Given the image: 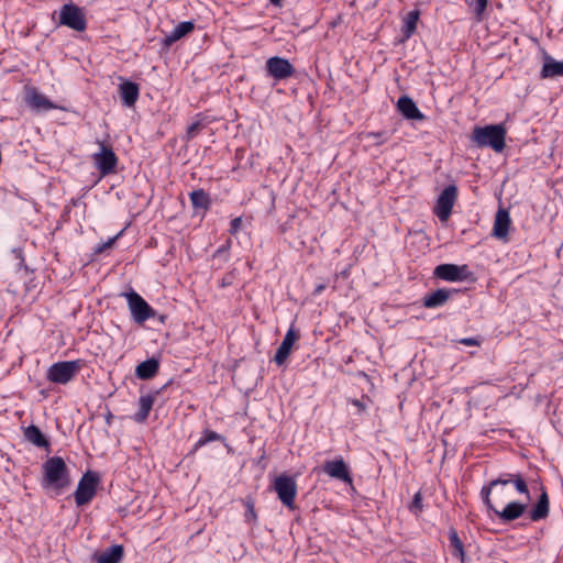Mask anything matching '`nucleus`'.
<instances>
[{
	"label": "nucleus",
	"mask_w": 563,
	"mask_h": 563,
	"mask_svg": "<svg viewBox=\"0 0 563 563\" xmlns=\"http://www.w3.org/2000/svg\"><path fill=\"white\" fill-rule=\"evenodd\" d=\"M506 134L507 131L503 124L476 125L471 134V142L478 148L490 147L496 153H500L506 146Z\"/></svg>",
	"instance_id": "7ed1b4c3"
},
{
	"label": "nucleus",
	"mask_w": 563,
	"mask_h": 563,
	"mask_svg": "<svg viewBox=\"0 0 563 563\" xmlns=\"http://www.w3.org/2000/svg\"><path fill=\"white\" fill-rule=\"evenodd\" d=\"M231 240L228 239L224 244L219 246L216 252L213 253V260H220L223 263H227L230 258V247H231Z\"/></svg>",
	"instance_id": "c756f323"
},
{
	"label": "nucleus",
	"mask_w": 563,
	"mask_h": 563,
	"mask_svg": "<svg viewBox=\"0 0 563 563\" xmlns=\"http://www.w3.org/2000/svg\"><path fill=\"white\" fill-rule=\"evenodd\" d=\"M25 104L36 111H48L57 109L58 107L51 101L46 96L41 93L35 87H26L24 93Z\"/></svg>",
	"instance_id": "4468645a"
},
{
	"label": "nucleus",
	"mask_w": 563,
	"mask_h": 563,
	"mask_svg": "<svg viewBox=\"0 0 563 563\" xmlns=\"http://www.w3.org/2000/svg\"><path fill=\"white\" fill-rule=\"evenodd\" d=\"M209 442L207 441V438L205 437V434L202 433V435L200 437V439L195 443L194 445V452H196L197 450H199L200 448L205 446L206 444H208Z\"/></svg>",
	"instance_id": "79ce46f5"
},
{
	"label": "nucleus",
	"mask_w": 563,
	"mask_h": 563,
	"mask_svg": "<svg viewBox=\"0 0 563 563\" xmlns=\"http://www.w3.org/2000/svg\"><path fill=\"white\" fill-rule=\"evenodd\" d=\"M159 369V362L158 360L151 357L143 362H141L135 367V376L139 379L147 380L156 376Z\"/></svg>",
	"instance_id": "cd10ccee"
},
{
	"label": "nucleus",
	"mask_w": 563,
	"mask_h": 563,
	"mask_svg": "<svg viewBox=\"0 0 563 563\" xmlns=\"http://www.w3.org/2000/svg\"><path fill=\"white\" fill-rule=\"evenodd\" d=\"M230 284H231V282H230V280H227L225 278H223V279H222V282H221V286H223V287H224V286H228V285H230Z\"/></svg>",
	"instance_id": "de8ad7c7"
},
{
	"label": "nucleus",
	"mask_w": 563,
	"mask_h": 563,
	"mask_svg": "<svg viewBox=\"0 0 563 563\" xmlns=\"http://www.w3.org/2000/svg\"><path fill=\"white\" fill-rule=\"evenodd\" d=\"M241 225H242L241 217H236V218L232 219L230 222V229H229L230 234L235 235L239 232Z\"/></svg>",
	"instance_id": "58836bf2"
},
{
	"label": "nucleus",
	"mask_w": 563,
	"mask_h": 563,
	"mask_svg": "<svg viewBox=\"0 0 563 563\" xmlns=\"http://www.w3.org/2000/svg\"><path fill=\"white\" fill-rule=\"evenodd\" d=\"M420 18V11L419 10H412L409 11L406 16L404 18V23L401 26V37L399 40V43L407 42L417 30V23Z\"/></svg>",
	"instance_id": "bb28decb"
},
{
	"label": "nucleus",
	"mask_w": 563,
	"mask_h": 563,
	"mask_svg": "<svg viewBox=\"0 0 563 563\" xmlns=\"http://www.w3.org/2000/svg\"><path fill=\"white\" fill-rule=\"evenodd\" d=\"M112 420H113V415L110 411H108V413L106 415V423L108 426H111Z\"/></svg>",
	"instance_id": "a18cd8bd"
},
{
	"label": "nucleus",
	"mask_w": 563,
	"mask_h": 563,
	"mask_svg": "<svg viewBox=\"0 0 563 563\" xmlns=\"http://www.w3.org/2000/svg\"><path fill=\"white\" fill-rule=\"evenodd\" d=\"M460 344L467 346H478L482 343V339L479 336L476 338H464L457 341Z\"/></svg>",
	"instance_id": "ea45409f"
},
{
	"label": "nucleus",
	"mask_w": 563,
	"mask_h": 563,
	"mask_svg": "<svg viewBox=\"0 0 563 563\" xmlns=\"http://www.w3.org/2000/svg\"><path fill=\"white\" fill-rule=\"evenodd\" d=\"M449 538V551L451 555L459 560L460 563L465 562V550H464V543L461 540L457 531L455 528H450L448 532Z\"/></svg>",
	"instance_id": "393cba45"
},
{
	"label": "nucleus",
	"mask_w": 563,
	"mask_h": 563,
	"mask_svg": "<svg viewBox=\"0 0 563 563\" xmlns=\"http://www.w3.org/2000/svg\"><path fill=\"white\" fill-rule=\"evenodd\" d=\"M351 402L357 408L358 412H363L367 409V402H371V399L367 396H363L361 399H352Z\"/></svg>",
	"instance_id": "4c0bfd02"
},
{
	"label": "nucleus",
	"mask_w": 563,
	"mask_h": 563,
	"mask_svg": "<svg viewBox=\"0 0 563 563\" xmlns=\"http://www.w3.org/2000/svg\"><path fill=\"white\" fill-rule=\"evenodd\" d=\"M93 162L96 167L100 172L101 176L114 174L118 165V156L113 152L112 147L106 145L103 142L100 143V152L93 154Z\"/></svg>",
	"instance_id": "ddd939ff"
},
{
	"label": "nucleus",
	"mask_w": 563,
	"mask_h": 563,
	"mask_svg": "<svg viewBox=\"0 0 563 563\" xmlns=\"http://www.w3.org/2000/svg\"><path fill=\"white\" fill-rule=\"evenodd\" d=\"M41 487L59 496L71 484L70 471L60 456H51L42 465Z\"/></svg>",
	"instance_id": "f03ea898"
},
{
	"label": "nucleus",
	"mask_w": 563,
	"mask_h": 563,
	"mask_svg": "<svg viewBox=\"0 0 563 563\" xmlns=\"http://www.w3.org/2000/svg\"><path fill=\"white\" fill-rule=\"evenodd\" d=\"M510 224L511 220L508 210L504 208L498 209L495 216L493 235L499 240L507 241Z\"/></svg>",
	"instance_id": "aec40b11"
},
{
	"label": "nucleus",
	"mask_w": 563,
	"mask_h": 563,
	"mask_svg": "<svg viewBox=\"0 0 563 563\" xmlns=\"http://www.w3.org/2000/svg\"><path fill=\"white\" fill-rule=\"evenodd\" d=\"M23 435L26 441L40 449H49V440L35 424H30L24 428Z\"/></svg>",
	"instance_id": "a878e982"
},
{
	"label": "nucleus",
	"mask_w": 563,
	"mask_h": 563,
	"mask_svg": "<svg viewBox=\"0 0 563 563\" xmlns=\"http://www.w3.org/2000/svg\"><path fill=\"white\" fill-rule=\"evenodd\" d=\"M457 198V187L455 185H448L439 195L435 206L434 213L440 221L444 222L449 220L453 206Z\"/></svg>",
	"instance_id": "f8f14e48"
},
{
	"label": "nucleus",
	"mask_w": 563,
	"mask_h": 563,
	"mask_svg": "<svg viewBox=\"0 0 563 563\" xmlns=\"http://www.w3.org/2000/svg\"><path fill=\"white\" fill-rule=\"evenodd\" d=\"M563 77V62L555 60L549 54L543 56V65L540 71L541 79Z\"/></svg>",
	"instance_id": "5701e85b"
},
{
	"label": "nucleus",
	"mask_w": 563,
	"mask_h": 563,
	"mask_svg": "<svg viewBox=\"0 0 563 563\" xmlns=\"http://www.w3.org/2000/svg\"><path fill=\"white\" fill-rule=\"evenodd\" d=\"M194 29V21H184L178 23L170 33L165 35L162 40V45L166 48L170 47L174 43L191 33Z\"/></svg>",
	"instance_id": "412c9836"
},
{
	"label": "nucleus",
	"mask_w": 563,
	"mask_h": 563,
	"mask_svg": "<svg viewBox=\"0 0 563 563\" xmlns=\"http://www.w3.org/2000/svg\"><path fill=\"white\" fill-rule=\"evenodd\" d=\"M325 287L327 286L324 284L317 285L313 290V295L317 296V295L321 294L325 289Z\"/></svg>",
	"instance_id": "37998d69"
},
{
	"label": "nucleus",
	"mask_w": 563,
	"mask_h": 563,
	"mask_svg": "<svg viewBox=\"0 0 563 563\" xmlns=\"http://www.w3.org/2000/svg\"><path fill=\"white\" fill-rule=\"evenodd\" d=\"M283 0H269V2L274 5H280Z\"/></svg>",
	"instance_id": "49530a36"
},
{
	"label": "nucleus",
	"mask_w": 563,
	"mask_h": 563,
	"mask_svg": "<svg viewBox=\"0 0 563 563\" xmlns=\"http://www.w3.org/2000/svg\"><path fill=\"white\" fill-rule=\"evenodd\" d=\"M203 123L201 121H195L194 123H191L188 128H187V131H186V135H185V140L187 142L191 141L192 139H195L197 136V134L203 129Z\"/></svg>",
	"instance_id": "2f4dec72"
},
{
	"label": "nucleus",
	"mask_w": 563,
	"mask_h": 563,
	"mask_svg": "<svg viewBox=\"0 0 563 563\" xmlns=\"http://www.w3.org/2000/svg\"><path fill=\"white\" fill-rule=\"evenodd\" d=\"M58 25L67 26L77 32H84L87 29L84 9L71 1L63 4L58 13Z\"/></svg>",
	"instance_id": "0eeeda50"
},
{
	"label": "nucleus",
	"mask_w": 563,
	"mask_h": 563,
	"mask_svg": "<svg viewBox=\"0 0 563 563\" xmlns=\"http://www.w3.org/2000/svg\"><path fill=\"white\" fill-rule=\"evenodd\" d=\"M487 3H488V0H474L473 1L474 12L476 14L477 20L482 19V15L487 8Z\"/></svg>",
	"instance_id": "c9c22d12"
},
{
	"label": "nucleus",
	"mask_w": 563,
	"mask_h": 563,
	"mask_svg": "<svg viewBox=\"0 0 563 563\" xmlns=\"http://www.w3.org/2000/svg\"><path fill=\"white\" fill-rule=\"evenodd\" d=\"M473 273L467 265L440 264L433 271V276L445 282H463L472 277Z\"/></svg>",
	"instance_id": "9b49d317"
},
{
	"label": "nucleus",
	"mask_w": 563,
	"mask_h": 563,
	"mask_svg": "<svg viewBox=\"0 0 563 563\" xmlns=\"http://www.w3.org/2000/svg\"><path fill=\"white\" fill-rule=\"evenodd\" d=\"M124 556V548L122 544H113L103 552H95L92 560L97 563H120Z\"/></svg>",
	"instance_id": "4be33fe9"
},
{
	"label": "nucleus",
	"mask_w": 563,
	"mask_h": 563,
	"mask_svg": "<svg viewBox=\"0 0 563 563\" xmlns=\"http://www.w3.org/2000/svg\"><path fill=\"white\" fill-rule=\"evenodd\" d=\"M397 110L407 120L423 121L426 119V115L419 110L415 101L406 95L398 99Z\"/></svg>",
	"instance_id": "6ab92c4d"
},
{
	"label": "nucleus",
	"mask_w": 563,
	"mask_h": 563,
	"mask_svg": "<svg viewBox=\"0 0 563 563\" xmlns=\"http://www.w3.org/2000/svg\"><path fill=\"white\" fill-rule=\"evenodd\" d=\"M100 483V476L97 472L87 471L78 482L77 489L74 493V499L77 507L89 504L97 494Z\"/></svg>",
	"instance_id": "423d86ee"
},
{
	"label": "nucleus",
	"mask_w": 563,
	"mask_h": 563,
	"mask_svg": "<svg viewBox=\"0 0 563 563\" xmlns=\"http://www.w3.org/2000/svg\"><path fill=\"white\" fill-rule=\"evenodd\" d=\"M120 97L125 107H133L140 96V87L136 82L124 80L119 86Z\"/></svg>",
	"instance_id": "b1692460"
},
{
	"label": "nucleus",
	"mask_w": 563,
	"mask_h": 563,
	"mask_svg": "<svg viewBox=\"0 0 563 563\" xmlns=\"http://www.w3.org/2000/svg\"><path fill=\"white\" fill-rule=\"evenodd\" d=\"M387 133L385 131H379V132H368L366 134V139H373L374 140V144L379 146L382 144H384L386 141H387Z\"/></svg>",
	"instance_id": "f704fd0d"
},
{
	"label": "nucleus",
	"mask_w": 563,
	"mask_h": 563,
	"mask_svg": "<svg viewBox=\"0 0 563 563\" xmlns=\"http://www.w3.org/2000/svg\"><path fill=\"white\" fill-rule=\"evenodd\" d=\"M124 232V229H122L118 234H115L114 236L110 238L107 242H103L101 244H98L96 247H95V254H101L103 253L106 250L108 249H111L115 241L123 234Z\"/></svg>",
	"instance_id": "473e14b6"
},
{
	"label": "nucleus",
	"mask_w": 563,
	"mask_h": 563,
	"mask_svg": "<svg viewBox=\"0 0 563 563\" xmlns=\"http://www.w3.org/2000/svg\"><path fill=\"white\" fill-rule=\"evenodd\" d=\"M202 433L205 434V437L207 438V441L209 443L213 442V441H222V442L225 441V438L222 434H220V433H218V432H216L213 430L205 429L202 431Z\"/></svg>",
	"instance_id": "e433bc0d"
},
{
	"label": "nucleus",
	"mask_w": 563,
	"mask_h": 563,
	"mask_svg": "<svg viewBox=\"0 0 563 563\" xmlns=\"http://www.w3.org/2000/svg\"><path fill=\"white\" fill-rule=\"evenodd\" d=\"M460 292L459 289L455 288H438L435 291H432L426 295L422 299V305L424 308L434 309L442 307L445 302Z\"/></svg>",
	"instance_id": "a211bd4d"
},
{
	"label": "nucleus",
	"mask_w": 563,
	"mask_h": 563,
	"mask_svg": "<svg viewBox=\"0 0 563 563\" xmlns=\"http://www.w3.org/2000/svg\"><path fill=\"white\" fill-rule=\"evenodd\" d=\"M495 492V496L499 504H505L506 496H505V486H498L497 488L493 489Z\"/></svg>",
	"instance_id": "a19ab883"
},
{
	"label": "nucleus",
	"mask_w": 563,
	"mask_h": 563,
	"mask_svg": "<svg viewBox=\"0 0 563 563\" xmlns=\"http://www.w3.org/2000/svg\"><path fill=\"white\" fill-rule=\"evenodd\" d=\"M508 484H512L519 494L525 495L527 501L531 500L528 484L522 474L504 473L482 487L481 497L484 505L487 508H493V499L490 497L493 489L497 488L498 486H507Z\"/></svg>",
	"instance_id": "20e7f679"
},
{
	"label": "nucleus",
	"mask_w": 563,
	"mask_h": 563,
	"mask_svg": "<svg viewBox=\"0 0 563 563\" xmlns=\"http://www.w3.org/2000/svg\"><path fill=\"white\" fill-rule=\"evenodd\" d=\"M170 384L168 382L161 388L145 395L141 396L139 399V410L133 415V420L137 423H143L147 420L148 415L157 399V397L167 388V386Z\"/></svg>",
	"instance_id": "2eb2a0df"
},
{
	"label": "nucleus",
	"mask_w": 563,
	"mask_h": 563,
	"mask_svg": "<svg viewBox=\"0 0 563 563\" xmlns=\"http://www.w3.org/2000/svg\"><path fill=\"white\" fill-rule=\"evenodd\" d=\"M266 76L275 81H282L292 77L296 73L294 65L284 57L273 56L265 63Z\"/></svg>",
	"instance_id": "9d476101"
},
{
	"label": "nucleus",
	"mask_w": 563,
	"mask_h": 563,
	"mask_svg": "<svg viewBox=\"0 0 563 563\" xmlns=\"http://www.w3.org/2000/svg\"><path fill=\"white\" fill-rule=\"evenodd\" d=\"M323 472L332 478L340 479L345 484H352L353 478L350 470L342 456L335 460L325 461L322 466Z\"/></svg>",
	"instance_id": "dca6fc26"
},
{
	"label": "nucleus",
	"mask_w": 563,
	"mask_h": 563,
	"mask_svg": "<svg viewBox=\"0 0 563 563\" xmlns=\"http://www.w3.org/2000/svg\"><path fill=\"white\" fill-rule=\"evenodd\" d=\"M272 488L277 494L280 503L289 509H295L297 496V483L294 476L283 473L275 477Z\"/></svg>",
	"instance_id": "6e6552de"
},
{
	"label": "nucleus",
	"mask_w": 563,
	"mask_h": 563,
	"mask_svg": "<svg viewBox=\"0 0 563 563\" xmlns=\"http://www.w3.org/2000/svg\"><path fill=\"white\" fill-rule=\"evenodd\" d=\"M300 338L299 332L291 325L286 332L280 345L278 346L273 361L282 366L289 357L295 342Z\"/></svg>",
	"instance_id": "f3484780"
},
{
	"label": "nucleus",
	"mask_w": 563,
	"mask_h": 563,
	"mask_svg": "<svg viewBox=\"0 0 563 563\" xmlns=\"http://www.w3.org/2000/svg\"><path fill=\"white\" fill-rule=\"evenodd\" d=\"M189 198L195 209H200L206 212L211 207V197L202 188L192 190L189 194Z\"/></svg>",
	"instance_id": "c85d7f7f"
},
{
	"label": "nucleus",
	"mask_w": 563,
	"mask_h": 563,
	"mask_svg": "<svg viewBox=\"0 0 563 563\" xmlns=\"http://www.w3.org/2000/svg\"><path fill=\"white\" fill-rule=\"evenodd\" d=\"M154 319H157V321L159 323L165 324V322L167 320V316L166 314H161V313L157 312V316Z\"/></svg>",
	"instance_id": "c03bdc74"
},
{
	"label": "nucleus",
	"mask_w": 563,
	"mask_h": 563,
	"mask_svg": "<svg viewBox=\"0 0 563 563\" xmlns=\"http://www.w3.org/2000/svg\"><path fill=\"white\" fill-rule=\"evenodd\" d=\"M80 360L54 363L47 371V379L55 384H67L80 369Z\"/></svg>",
	"instance_id": "1a4fd4ad"
},
{
	"label": "nucleus",
	"mask_w": 563,
	"mask_h": 563,
	"mask_svg": "<svg viewBox=\"0 0 563 563\" xmlns=\"http://www.w3.org/2000/svg\"><path fill=\"white\" fill-rule=\"evenodd\" d=\"M121 296L126 299L131 318L135 323L144 324L145 321L157 316V311L134 289L131 288Z\"/></svg>",
	"instance_id": "39448f33"
},
{
	"label": "nucleus",
	"mask_w": 563,
	"mask_h": 563,
	"mask_svg": "<svg viewBox=\"0 0 563 563\" xmlns=\"http://www.w3.org/2000/svg\"><path fill=\"white\" fill-rule=\"evenodd\" d=\"M540 495L537 501L529 508V501L511 500L499 509L494 503L493 508H487L493 511L501 523L507 525L519 518L526 517L532 522L544 520L550 514V499L547 488L540 485Z\"/></svg>",
	"instance_id": "f257e3e1"
},
{
	"label": "nucleus",
	"mask_w": 563,
	"mask_h": 563,
	"mask_svg": "<svg viewBox=\"0 0 563 563\" xmlns=\"http://www.w3.org/2000/svg\"><path fill=\"white\" fill-rule=\"evenodd\" d=\"M422 493L421 490L417 492L412 498V501L409 505V510L411 514L418 516L423 511V504H422Z\"/></svg>",
	"instance_id": "7c9ffc66"
},
{
	"label": "nucleus",
	"mask_w": 563,
	"mask_h": 563,
	"mask_svg": "<svg viewBox=\"0 0 563 563\" xmlns=\"http://www.w3.org/2000/svg\"><path fill=\"white\" fill-rule=\"evenodd\" d=\"M244 506L246 508L245 510V521L247 522H255L256 519H257V515H256V511H255V507H254V501L252 498H246L244 500Z\"/></svg>",
	"instance_id": "72a5a7b5"
}]
</instances>
